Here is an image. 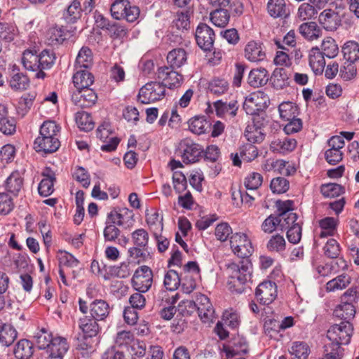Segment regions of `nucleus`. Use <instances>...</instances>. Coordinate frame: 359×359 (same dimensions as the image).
<instances>
[{
	"label": "nucleus",
	"mask_w": 359,
	"mask_h": 359,
	"mask_svg": "<svg viewBox=\"0 0 359 359\" xmlns=\"http://www.w3.org/2000/svg\"><path fill=\"white\" fill-rule=\"evenodd\" d=\"M55 60L53 50L44 49L38 53L36 50L27 49L22 53V64L27 70L36 72V79H43L46 76L44 70L50 69Z\"/></svg>",
	"instance_id": "1"
},
{
	"label": "nucleus",
	"mask_w": 359,
	"mask_h": 359,
	"mask_svg": "<svg viewBox=\"0 0 359 359\" xmlns=\"http://www.w3.org/2000/svg\"><path fill=\"white\" fill-rule=\"evenodd\" d=\"M353 327L348 321H341L339 324L332 325L327 332V337L330 341L324 348L330 358H339L340 353H343L341 345H347L351 341Z\"/></svg>",
	"instance_id": "2"
},
{
	"label": "nucleus",
	"mask_w": 359,
	"mask_h": 359,
	"mask_svg": "<svg viewBox=\"0 0 359 359\" xmlns=\"http://www.w3.org/2000/svg\"><path fill=\"white\" fill-rule=\"evenodd\" d=\"M215 10L210 13L212 22L217 27H225L230 16H240L243 14L244 6L241 0H210Z\"/></svg>",
	"instance_id": "3"
},
{
	"label": "nucleus",
	"mask_w": 359,
	"mask_h": 359,
	"mask_svg": "<svg viewBox=\"0 0 359 359\" xmlns=\"http://www.w3.org/2000/svg\"><path fill=\"white\" fill-rule=\"evenodd\" d=\"M229 273L228 286L232 292L241 294L245 291V285L251 279L252 264L248 259L238 263L231 262L226 264Z\"/></svg>",
	"instance_id": "4"
},
{
	"label": "nucleus",
	"mask_w": 359,
	"mask_h": 359,
	"mask_svg": "<svg viewBox=\"0 0 359 359\" xmlns=\"http://www.w3.org/2000/svg\"><path fill=\"white\" fill-rule=\"evenodd\" d=\"M185 312L191 315L196 311L201 320L204 323L212 321L215 317V310L209 298L203 294H197L196 300H185L182 302Z\"/></svg>",
	"instance_id": "5"
},
{
	"label": "nucleus",
	"mask_w": 359,
	"mask_h": 359,
	"mask_svg": "<svg viewBox=\"0 0 359 359\" xmlns=\"http://www.w3.org/2000/svg\"><path fill=\"white\" fill-rule=\"evenodd\" d=\"M163 83L151 81L143 86L139 91L138 100L142 104H149L162 100L165 95Z\"/></svg>",
	"instance_id": "6"
},
{
	"label": "nucleus",
	"mask_w": 359,
	"mask_h": 359,
	"mask_svg": "<svg viewBox=\"0 0 359 359\" xmlns=\"http://www.w3.org/2000/svg\"><path fill=\"white\" fill-rule=\"evenodd\" d=\"M79 306L82 313L86 314L89 310L91 317L97 320H104L110 313L109 305L103 299H95L88 306L86 301L79 298Z\"/></svg>",
	"instance_id": "7"
},
{
	"label": "nucleus",
	"mask_w": 359,
	"mask_h": 359,
	"mask_svg": "<svg viewBox=\"0 0 359 359\" xmlns=\"http://www.w3.org/2000/svg\"><path fill=\"white\" fill-rule=\"evenodd\" d=\"M152 283L153 271L146 265L138 267L131 280L132 286L140 292H147L151 288Z\"/></svg>",
	"instance_id": "8"
},
{
	"label": "nucleus",
	"mask_w": 359,
	"mask_h": 359,
	"mask_svg": "<svg viewBox=\"0 0 359 359\" xmlns=\"http://www.w3.org/2000/svg\"><path fill=\"white\" fill-rule=\"evenodd\" d=\"M77 28L71 25H56L48 30V41L51 45H60L66 40L74 36Z\"/></svg>",
	"instance_id": "9"
},
{
	"label": "nucleus",
	"mask_w": 359,
	"mask_h": 359,
	"mask_svg": "<svg viewBox=\"0 0 359 359\" xmlns=\"http://www.w3.org/2000/svg\"><path fill=\"white\" fill-rule=\"evenodd\" d=\"M231 248L238 257L248 258L253 252V247L250 240L243 233H236L230 238Z\"/></svg>",
	"instance_id": "10"
},
{
	"label": "nucleus",
	"mask_w": 359,
	"mask_h": 359,
	"mask_svg": "<svg viewBox=\"0 0 359 359\" xmlns=\"http://www.w3.org/2000/svg\"><path fill=\"white\" fill-rule=\"evenodd\" d=\"M223 351L227 358L245 355L249 351V344L245 337L238 334L223 345Z\"/></svg>",
	"instance_id": "11"
},
{
	"label": "nucleus",
	"mask_w": 359,
	"mask_h": 359,
	"mask_svg": "<svg viewBox=\"0 0 359 359\" xmlns=\"http://www.w3.org/2000/svg\"><path fill=\"white\" fill-rule=\"evenodd\" d=\"M341 14L337 8H327L323 11L318 16V22L323 29L328 32H334L341 25Z\"/></svg>",
	"instance_id": "12"
},
{
	"label": "nucleus",
	"mask_w": 359,
	"mask_h": 359,
	"mask_svg": "<svg viewBox=\"0 0 359 359\" xmlns=\"http://www.w3.org/2000/svg\"><path fill=\"white\" fill-rule=\"evenodd\" d=\"M255 297L259 304L269 305L277 297V285L271 280H264L259 283L255 290Z\"/></svg>",
	"instance_id": "13"
},
{
	"label": "nucleus",
	"mask_w": 359,
	"mask_h": 359,
	"mask_svg": "<svg viewBox=\"0 0 359 359\" xmlns=\"http://www.w3.org/2000/svg\"><path fill=\"white\" fill-rule=\"evenodd\" d=\"M213 29L205 23H200L196 30L195 37L198 46L205 51L211 50L215 41Z\"/></svg>",
	"instance_id": "14"
},
{
	"label": "nucleus",
	"mask_w": 359,
	"mask_h": 359,
	"mask_svg": "<svg viewBox=\"0 0 359 359\" xmlns=\"http://www.w3.org/2000/svg\"><path fill=\"white\" fill-rule=\"evenodd\" d=\"M182 150V161L185 163H193L199 161L203 153V148L189 139L184 140L180 144Z\"/></svg>",
	"instance_id": "15"
},
{
	"label": "nucleus",
	"mask_w": 359,
	"mask_h": 359,
	"mask_svg": "<svg viewBox=\"0 0 359 359\" xmlns=\"http://www.w3.org/2000/svg\"><path fill=\"white\" fill-rule=\"evenodd\" d=\"M175 69L167 66L161 67L158 69V79L162 80L165 86L170 89L180 87L183 80L182 75Z\"/></svg>",
	"instance_id": "16"
},
{
	"label": "nucleus",
	"mask_w": 359,
	"mask_h": 359,
	"mask_svg": "<svg viewBox=\"0 0 359 359\" xmlns=\"http://www.w3.org/2000/svg\"><path fill=\"white\" fill-rule=\"evenodd\" d=\"M110 133L108 124L100 126L96 130L97 137L106 143L101 146L102 151L111 152L115 151L119 144L120 140L118 137H112L109 138Z\"/></svg>",
	"instance_id": "17"
},
{
	"label": "nucleus",
	"mask_w": 359,
	"mask_h": 359,
	"mask_svg": "<svg viewBox=\"0 0 359 359\" xmlns=\"http://www.w3.org/2000/svg\"><path fill=\"white\" fill-rule=\"evenodd\" d=\"M244 56L250 62H258L266 59L263 43L256 41H249L244 49Z\"/></svg>",
	"instance_id": "18"
},
{
	"label": "nucleus",
	"mask_w": 359,
	"mask_h": 359,
	"mask_svg": "<svg viewBox=\"0 0 359 359\" xmlns=\"http://www.w3.org/2000/svg\"><path fill=\"white\" fill-rule=\"evenodd\" d=\"M42 176L43 179L38 186V191L40 196L47 197L54 191L55 173L50 168L46 167L42 172Z\"/></svg>",
	"instance_id": "19"
},
{
	"label": "nucleus",
	"mask_w": 359,
	"mask_h": 359,
	"mask_svg": "<svg viewBox=\"0 0 359 359\" xmlns=\"http://www.w3.org/2000/svg\"><path fill=\"white\" fill-rule=\"evenodd\" d=\"M60 147L58 138L50 137H37L34 142V149L38 153L52 154L57 151Z\"/></svg>",
	"instance_id": "20"
},
{
	"label": "nucleus",
	"mask_w": 359,
	"mask_h": 359,
	"mask_svg": "<svg viewBox=\"0 0 359 359\" xmlns=\"http://www.w3.org/2000/svg\"><path fill=\"white\" fill-rule=\"evenodd\" d=\"M107 221L118 226L127 224L128 226L135 222L134 213L128 208H122L119 212L111 211L107 215Z\"/></svg>",
	"instance_id": "21"
},
{
	"label": "nucleus",
	"mask_w": 359,
	"mask_h": 359,
	"mask_svg": "<svg viewBox=\"0 0 359 359\" xmlns=\"http://www.w3.org/2000/svg\"><path fill=\"white\" fill-rule=\"evenodd\" d=\"M296 147V140L288 137L276 138L272 140L270 144V149L271 151L283 155L292 151Z\"/></svg>",
	"instance_id": "22"
},
{
	"label": "nucleus",
	"mask_w": 359,
	"mask_h": 359,
	"mask_svg": "<svg viewBox=\"0 0 359 359\" xmlns=\"http://www.w3.org/2000/svg\"><path fill=\"white\" fill-rule=\"evenodd\" d=\"M83 9L79 0H73L62 13V20L65 24L74 25L81 17Z\"/></svg>",
	"instance_id": "23"
},
{
	"label": "nucleus",
	"mask_w": 359,
	"mask_h": 359,
	"mask_svg": "<svg viewBox=\"0 0 359 359\" xmlns=\"http://www.w3.org/2000/svg\"><path fill=\"white\" fill-rule=\"evenodd\" d=\"M214 107L218 116L222 117L225 115H229L231 118H233L237 114L239 105L237 100H232L229 102L219 100L214 102Z\"/></svg>",
	"instance_id": "24"
},
{
	"label": "nucleus",
	"mask_w": 359,
	"mask_h": 359,
	"mask_svg": "<svg viewBox=\"0 0 359 359\" xmlns=\"http://www.w3.org/2000/svg\"><path fill=\"white\" fill-rule=\"evenodd\" d=\"M267 11L273 18H286L290 15L285 0H269Z\"/></svg>",
	"instance_id": "25"
},
{
	"label": "nucleus",
	"mask_w": 359,
	"mask_h": 359,
	"mask_svg": "<svg viewBox=\"0 0 359 359\" xmlns=\"http://www.w3.org/2000/svg\"><path fill=\"white\" fill-rule=\"evenodd\" d=\"M309 65L315 74L323 73L325 66V56L321 53L319 48L313 47L310 50L309 55Z\"/></svg>",
	"instance_id": "26"
},
{
	"label": "nucleus",
	"mask_w": 359,
	"mask_h": 359,
	"mask_svg": "<svg viewBox=\"0 0 359 359\" xmlns=\"http://www.w3.org/2000/svg\"><path fill=\"white\" fill-rule=\"evenodd\" d=\"M299 34L309 41L316 40L322 35V30L316 22H307L299 26Z\"/></svg>",
	"instance_id": "27"
},
{
	"label": "nucleus",
	"mask_w": 359,
	"mask_h": 359,
	"mask_svg": "<svg viewBox=\"0 0 359 359\" xmlns=\"http://www.w3.org/2000/svg\"><path fill=\"white\" fill-rule=\"evenodd\" d=\"M94 82V76L88 69L80 68L73 76V83L77 89L90 86Z\"/></svg>",
	"instance_id": "28"
},
{
	"label": "nucleus",
	"mask_w": 359,
	"mask_h": 359,
	"mask_svg": "<svg viewBox=\"0 0 359 359\" xmlns=\"http://www.w3.org/2000/svg\"><path fill=\"white\" fill-rule=\"evenodd\" d=\"M33 353V344L28 339H20L15 345L13 354L17 359H29Z\"/></svg>",
	"instance_id": "29"
},
{
	"label": "nucleus",
	"mask_w": 359,
	"mask_h": 359,
	"mask_svg": "<svg viewBox=\"0 0 359 359\" xmlns=\"http://www.w3.org/2000/svg\"><path fill=\"white\" fill-rule=\"evenodd\" d=\"M97 321L91 316H85L79 319V327L86 337H93L96 336L99 332L100 327Z\"/></svg>",
	"instance_id": "30"
},
{
	"label": "nucleus",
	"mask_w": 359,
	"mask_h": 359,
	"mask_svg": "<svg viewBox=\"0 0 359 359\" xmlns=\"http://www.w3.org/2000/svg\"><path fill=\"white\" fill-rule=\"evenodd\" d=\"M268 80L267 71L264 68L254 69L248 74V83L253 88H258L266 84Z\"/></svg>",
	"instance_id": "31"
},
{
	"label": "nucleus",
	"mask_w": 359,
	"mask_h": 359,
	"mask_svg": "<svg viewBox=\"0 0 359 359\" xmlns=\"http://www.w3.org/2000/svg\"><path fill=\"white\" fill-rule=\"evenodd\" d=\"M187 60V52L183 48H175L170 51L167 55L168 67L177 69L184 65Z\"/></svg>",
	"instance_id": "32"
},
{
	"label": "nucleus",
	"mask_w": 359,
	"mask_h": 359,
	"mask_svg": "<svg viewBox=\"0 0 359 359\" xmlns=\"http://www.w3.org/2000/svg\"><path fill=\"white\" fill-rule=\"evenodd\" d=\"M146 222L149 225L153 234L161 233L163 229V216L161 215L157 210H151L146 211Z\"/></svg>",
	"instance_id": "33"
},
{
	"label": "nucleus",
	"mask_w": 359,
	"mask_h": 359,
	"mask_svg": "<svg viewBox=\"0 0 359 359\" xmlns=\"http://www.w3.org/2000/svg\"><path fill=\"white\" fill-rule=\"evenodd\" d=\"M188 123L190 131L197 135L205 133L210 126L204 116H195L189 120Z\"/></svg>",
	"instance_id": "34"
},
{
	"label": "nucleus",
	"mask_w": 359,
	"mask_h": 359,
	"mask_svg": "<svg viewBox=\"0 0 359 359\" xmlns=\"http://www.w3.org/2000/svg\"><path fill=\"white\" fill-rule=\"evenodd\" d=\"M271 79L273 87L278 90L283 89L290 85V78L284 68H276Z\"/></svg>",
	"instance_id": "35"
},
{
	"label": "nucleus",
	"mask_w": 359,
	"mask_h": 359,
	"mask_svg": "<svg viewBox=\"0 0 359 359\" xmlns=\"http://www.w3.org/2000/svg\"><path fill=\"white\" fill-rule=\"evenodd\" d=\"M281 119L284 121L292 120L299 115V108L295 103L284 102L278 107Z\"/></svg>",
	"instance_id": "36"
},
{
	"label": "nucleus",
	"mask_w": 359,
	"mask_h": 359,
	"mask_svg": "<svg viewBox=\"0 0 359 359\" xmlns=\"http://www.w3.org/2000/svg\"><path fill=\"white\" fill-rule=\"evenodd\" d=\"M355 314V309L351 303H341L334 311V315L337 318L348 321L353 319Z\"/></svg>",
	"instance_id": "37"
},
{
	"label": "nucleus",
	"mask_w": 359,
	"mask_h": 359,
	"mask_svg": "<svg viewBox=\"0 0 359 359\" xmlns=\"http://www.w3.org/2000/svg\"><path fill=\"white\" fill-rule=\"evenodd\" d=\"M28 76L22 72L13 73L9 81L11 88L15 90H25L29 86Z\"/></svg>",
	"instance_id": "38"
},
{
	"label": "nucleus",
	"mask_w": 359,
	"mask_h": 359,
	"mask_svg": "<svg viewBox=\"0 0 359 359\" xmlns=\"http://www.w3.org/2000/svg\"><path fill=\"white\" fill-rule=\"evenodd\" d=\"M17 336L18 332L11 325L3 324V327L0 330V343L3 346H8L11 345Z\"/></svg>",
	"instance_id": "39"
},
{
	"label": "nucleus",
	"mask_w": 359,
	"mask_h": 359,
	"mask_svg": "<svg viewBox=\"0 0 359 359\" xmlns=\"http://www.w3.org/2000/svg\"><path fill=\"white\" fill-rule=\"evenodd\" d=\"M342 52L345 60L354 63L359 60V43L354 41H347L342 47Z\"/></svg>",
	"instance_id": "40"
},
{
	"label": "nucleus",
	"mask_w": 359,
	"mask_h": 359,
	"mask_svg": "<svg viewBox=\"0 0 359 359\" xmlns=\"http://www.w3.org/2000/svg\"><path fill=\"white\" fill-rule=\"evenodd\" d=\"M22 186V179L18 172H12L6 179L5 183L6 190L17 196Z\"/></svg>",
	"instance_id": "41"
},
{
	"label": "nucleus",
	"mask_w": 359,
	"mask_h": 359,
	"mask_svg": "<svg viewBox=\"0 0 359 359\" xmlns=\"http://www.w3.org/2000/svg\"><path fill=\"white\" fill-rule=\"evenodd\" d=\"M93 65V53L87 46L82 47L76 58V65L79 68L88 69Z\"/></svg>",
	"instance_id": "42"
},
{
	"label": "nucleus",
	"mask_w": 359,
	"mask_h": 359,
	"mask_svg": "<svg viewBox=\"0 0 359 359\" xmlns=\"http://www.w3.org/2000/svg\"><path fill=\"white\" fill-rule=\"evenodd\" d=\"M75 121L80 130L86 132L93 130L95 126L90 114L84 111L76 113Z\"/></svg>",
	"instance_id": "43"
},
{
	"label": "nucleus",
	"mask_w": 359,
	"mask_h": 359,
	"mask_svg": "<svg viewBox=\"0 0 359 359\" xmlns=\"http://www.w3.org/2000/svg\"><path fill=\"white\" fill-rule=\"evenodd\" d=\"M60 127L53 121H46L40 127L39 135L38 137H50V138H58Z\"/></svg>",
	"instance_id": "44"
},
{
	"label": "nucleus",
	"mask_w": 359,
	"mask_h": 359,
	"mask_svg": "<svg viewBox=\"0 0 359 359\" xmlns=\"http://www.w3.org/2000/svg\"><path fill=\"white\" fill-rule=\"evenodd\" d=\"M292 359H306L310 353L309 345L304 341H294L289 350Z\"/></svg>",
	"instance_id": "45"
},
{
	"label": "nucleus",
	"mask_w": 359,
	"mask_h": 359,
	"mask_svg": "<svg viewBox=\"0 0 359 359\" xmlns=\"http://www.w3.org/2000/svg\"><path fill=\"white\" fill-rule=\"evenodd\" d=\"M351 281L350 276L343 273L328 281L326 284L327 291H335L346 287Z\"/></svg>",
	"instance_id": "46"
},
{
	"label": "nucleus",
	"mask_w": 359,
	"mask_h": 359,
	"mask_svg": "<svg viewBox=\"0 0 359 359\" xmlns=\"http://www.w3.org/2000/svg\"><path fill=\"white\" fill-rule=\"evenodd\" d=\"M180 275L175 270H168L164 276L163 285L167 290L175 291L181 284Z\"/></svg>",
	"instance_id": "47"
},
{
	"label": "nucleus",
	"mask_w": 359,
	"mask_h": 359,
	"mask_svg": "<svg viewBox=\"0 0 359 359\" xmlns=\"http://www.w3.org/2000/svg\"><path fill=\"white\" fill-rule=\"evenodd\" d=\"M36 344L39 349H48L54 337L46 328H41L34 336Z\"/></svg>",
	"instance_id": "48"
},
{
	"label": "nucleus",
	"mask_w": 359,
	"mask_h": 359,
	"mask_svg": "<svg viewBox=\"0 0 359 359\" xmlns=\"http://www.w3.org/2000/svg\"><path fill=\"white\" fill-rule=\"evenodd\" d=\"M266 136L264 130L255 128V126L248 125L245 130V137L250 143L259 144L263 142Z\"/></svg>",
	"instance_id": "49"
},
{
	"label": "nucleus",
	"mask_w": 359,
	"mask_h": 359,
	"mask_svg": "<svg viewBox=\"0 0 359 359\" xmlns=\"http://www.w3.org/2000/svg\"><path fill=\"white\" fill-rule=\"evenodd\" d=\"M321 53L328 58H334L339 53V48L332 37L325 38L321 44Z\"/></svg>",
	"instance_id": "50"
},
{
	"label": "nucleus",
	"mask_w": 359,
	"mask_h": 359,
	"mask_svg": "<svg viewBox=\"0 0 359 359\" xmlns=\"http://www.w3.org/2000/svg\"><path fill=\"white\" fill-rule=\"evenodd\" d=\"M173 27L177 29L187 30L190 27V12L184 11L177 12L172 21Z\"/></svg>",
	"instance_id": "51"
},
{
	"label": "nucleus",
	"mask_w": 359,
	"mask_h": 359,
	"mask_svg": "<svg viewBox=\"0 0 359 359\" xmlns=\"http://www.w3.org/2000/svg\"><path fill=\"white\" fill-rule=\"evenodd\" d=\"M69 348V345L66 338L55 337L48 349V352H53V354H55V353L66 354Z\"/></svg>",
	"instance_id": "52"
},
{
	"label": "nucleus",
	"mask_w": 359,
	"mask_h": 359,
	"mask_svg": "<svg viewBox=\"0 0 359 359\" xmlns=\"http://www.w3.org/2000/svg\"><path fill=\"white\" fill-rule=\"evenodd\" d=\"M320 192L325 198H334L342 194L344 188L336 183H328L321 185Z\"/></svg>",
	"instance_id": "53"
},
{
	"label": "nucleus",
	"mask_w": 359,
	"mask_h": 359,
	"mask_svg": "<svg viewBox=\"0 0 359 359\" xmlns=\"http://www.w3.org/2000/svg\"><path fill=\"white\" fill-rule=\"evenodd\" d=\"M318 10L309 3L302 4L297 11V16L302 21L316 18Z\"/></svg>",
	"instance_id": "54"
},
{
	"label": "nucleus",
	"mask_w": 359,
	"mask_h": 359,
	"mask_svg": "<svg viewBox=\"0 0 359 359\" xmlns=\"http://www.w3.org/2000/svg\"><path fill=\"white\" fill-rule=\"evenodd\" d=\"M108 273L113 277L126 278L131 273L130 263L123 262L120 265L110 266Z\"/></svg>",
	"instance_id": "55"
},
{
	"label": "nucleus",
	"mask_w": 359,
	"mask_h": 359,
	"mask_svg": "<svg viewBox=\"0 0 359 359\" xmlns=\"http://www.w3.org/2000/svg\"><path fill=\"white\" fill-rule=\"evenodd\" d=\"M198 276H194L189 273L180 274V280L182 289L186 294H190L196 287V278Z\"/></svg>",
	"instance_id": "56"
},
{
	"label": "nucleus",
	"mask_w": 359,
	"mask_h": 359,
	"mask_svg": "<svg viewBox=\"0 0 359 359\" xmlns=\"http://www.w3.org/2000/svg\"><path fill=\"white\" fill-rule=\"evenodd\" d=\"M222 320L224 324L231 329H236L241 323L239 314L233 309H227L224 311Z\"/></svg>",
	"instance_id": "57"
},
{
	"label": "nucleus",
	"mask_w": 359,
	"mask_h": 359,
	"mask_svg": "<svg viewBox=\"0 0 359 359\" xmlns=\"http://www.w3.org/2000/svg\"><path fill=\"white\" fill-rule=\"evenodd\" d=\"M208 89L212 93L220 95L228 90L229 83L224 79L216 78L209 83Z\"/></svg>",
	"instance_id": "58"
},
{
	"label": "nucleus",
	"mask_w": 359,
	"mask_h": 359,
	"mask_svg": "<svg viewBox=\"0 0 359 359\" xmlns=\"http://www.w3.org/2000/svg\"><path fill=\"white\" fill-rule=\"evenodd\" d=\"M325 255L330 259L338 258L341 253L339 243L334 238H330L323 247Z\"/></svg>",
	"instance_id": "59"
},
{
	"label": "nucleus",
	"mask_w": 359,
	"mask_h": 359,
	"mask_svg": "<svg viewBox=\"0 0 359 359\" xmlns=\"http://www.w3.org/2000/svg\"><path fill=\"white\" fill-rule=\"evenodd\" d=\"M129 1L128 0H116L110 8L111 16L116 20H121L127 10Z\"/></svg>",
	"instance_id": "60"
},
{
	"label": "nucleus",
	"mask_w": 359,
	"mask_h": 359,
	"mask_svg": "<svg viewBox=\"0 0 359 359\" xmlns=\"http://www.w3.org/2000/svg\"><path fill=\"white\" fill-rule=\"evenodd\" d=\"M266 248L270 252H282L285 249V241L283 236L276 234L268 241Z\"/></svg>",
	"instance_id": "61"
},
{
	"label": "nucleus",
	"mask_w": 359,
	"mask_h": 359,
	"mask_svg": "<svg viewBox=\"0 0 359 359\" xmlns=\"http://www.w3.org/2000/svg\"><path fill=\"white\" fill-rule=\"evenodd\" d=\"M116 225L109 221L106 222V226L103 231V236L106 242H116L118 237L121 236V231Z\"/></svg>",
	"instance_id": "62"
},
{
	"label": "nucleus",
	"mask_w": 359,
	"mask_h": 359,
	"mask_svg": "<svg viewBox=\"0 0 359 359\" xmlns=\"http://www.w3.org/2000/svg\"><path fill=\"white\" fill-rule=\"evenodd\" d=\"M290 187L289 181L283 177L273 178L270 184V188L273 193L283 194L285 193Z\"/></svg>",
	"instance_id": "63"
},
{
	"label": "nucleus",
	"mask_w": 359,
	"mask_h": 359,
	"mask_svg": "<svg viewBox=\"0 0 359 359\" xmlns=\"http://www.w3.org/2000/svg\"><path fill=\"white\" fill-rule=\"evenodd\" d=\"M132 239L135 246L144 248L149 241V234L144 229H138L132 233Z\"/></svg>",
	"instance_id": "64"
}]
</instances>
